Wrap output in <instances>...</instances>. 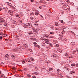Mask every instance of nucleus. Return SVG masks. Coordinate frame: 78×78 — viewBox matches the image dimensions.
<instances>
[{
  "label": "nucleus",
  "instance_id": "a18cd8bd",
  "mask_svg": "<svg viewBox=\"0 0 78 78\" xmlns=\"http://www.w3.org/2000/svg\"><path fill=\"white\" fill-rule=\"evenodd\" d=\"M58 51H59L60 53L61 52H62V51H61L60 50H58Z\"/></svg>",
  "mask_w": 78,
  "mask_h": 78
},
{
  "label": "nucleus",
  "instance_id": "58836bf2",
  "mask_svg": "<svg viewBox=\"0 0 78 78\" xmlns=\"http://www.w3.org/2000/svg\"><path fill=\"white\" fill-rule=\"evenodd\" d=\"M26 26H27V25L24 26L23 27H24V28H26V27H27Z\"/></svg>",
  "mask_w": 78,
  "mask_h": 78
},
{
  "label": "nucleus",
  "instance_id": "a19ab883",
  "mask_svg": "<svg viewBox=\"0 0 78 78\" xmlns=\"http://www.w3.org/2000/svg\"><path fill=\"white\" fill-rule=\"evenodd\" d=\"M30 2H33L34 0H30Z\"/></svg>",
  "mask_w": 78,
  "mask_h": 78
},
{
  "label": "nucleus",
  "instance_id": "bb28decb",
  "mask_svg": "<svg viewBox=\"0 0 78 78\" xmlns=\"http://www.w3.org/2000/svg\"><path fill=\"white\" fill-rule=\"evenodd\" d=\"M55 23V25L56 26H58V23L57 22H56Z\"/></svg>",
  "mask_w": 78,
  "mask_h": 78
},
{
  "label": "nucleus",
  "instance_id": "f704fd0d",
  "mask_svg": "<svg viewBox=\"0 0 78 78\" xmlns=\"http://www.w3.org/2000/svg\"><path fill=\"white\" fill-rule=\"evenodd\" d=\"M2 39H3V37H2V36L0 37V39L2 40Z\"/></svg>",
  "mask_w": 78,
  "mask_h": 78
},
{
  "label": "nucleus",
  "instance_id": "9b49d317",
  "mask_svg": "<svg viewBox=\"0 0 78 78\" xmlns=\"http://www.w3.org/2000/svg\"><path fill=\"white\" fill-rule=\"evenodd\" d=\"M13 51H16L17 50V49H16L15 48H13Z\"/></svg>",
  "mask_w": 78,
  "mask_h": 78
},
{
  "label": "nucleus",
  "instance_id": "f3484780",
  "mask_svg": "<svg viewBox=\"0 0 78 78\" xmlns=\"http://www.w3.org/2000/svg\"><path fill=\"white\" fill-rule=\"evenodd\" d=\"M30 15H34V13L32 12V13H30Z\"/></svg>",
  "mask_w": 78,
  "mask_h": 78
},
{
  "label": "nucleus",
  "instance_id": "8fccbe9b",
  "mask_svg": "<svg viewBox=\"0 0 78 78\" xmlns=\"http://www.w3.org/2000/svg\"><path fill=\"white\" fill-rule=\"evenodd\" d=\"M19 36H22V34H19Z\"/></svg>",
  "mask_w": 78,
  "mask_h": 78
},
{
  "label": "nucleus",
  "instance_id": "423d86ee",
  "mask_svg": "<svg viewBox=\"0 0 78 78\" xmlns=\"http://www.w3.org/2000/svg\"><path fill=\"white\" fill-rule=\"evenodd\" d=\"M58 78H62V75L61 74L58 75Z\"/></svg>",
  "mask_w": 78,
  "mask_h": 78
},
{
  "label": "nucleus",
  "instance_id": "72a5a7b5",
  "mask_svg": "<svg viewBox=\"0 0 78 78\" xmlns=\"http://www.w3.org/2000/svg\"><path fill=\"white\" fill-rule=\"evenodd\" d=\"M22 62L23 64H24V63H25V61H22Z\"/></svg>",
  "mask_w": 78,
  "mask_h": 78
},
{
  "label": "nucleus",
  "instance_id": "aec40b11",
  "mask_svg": "<svg viewBox=\"0 0 78 78\" xmlns=\"http://www.w3.org/2000/svg\"><path fill=\"white\" fill-rule=\"evenodd\" d=\"M12 69L13 70H14V71H15L16 70V68L15 67H13L12 68Z\"/></svg>",
  "mask_w": 78,
  "mask_h": 78
},
{
  "label": "nucleus",
  "instance_id": "bf43d9fd",
  "mask_svg": "<svg viewBox=\"0 0 78 78\" xmlns=\"http://www.w3.org/2000/svg\"><path fill=\"white\" fill-rule=\"evenodd\" d=\"M75 52H76V51H73L74 53H75Z\"/></svg>",
  "mask_w": 78,
  "mask_h": 78
},
{
  "label": "nucleus",
  "instance_id": "49530a36",
  "mask_svg": "<svg viewBox=\"0 0 78 78\" xmlns=\"http://www.w3.org/2000/svg\"><path fill=\"white\" fill-rule=\"evenodd\" d=\"M76 67H78V64H76Z\"/></svg>",
  "mask_w": 78,
  "mask_h": 78
},
{
  "label": "nucleus",
  "instance_id": "052dcab7",
  "mask_svg": "<svg viewBox=\"0 0 78 78\" xmlns=\"http://www.w3.org/2000/svg\"><path fill=\"white\" fill-rule=\"evenodd\" d=\"M25 46H27V45L26 44H25Z\"/></svg>",
  "mask_w": 78,
  "mask_h": 78
},
{
  "label": "nucleus",
  "instance_id": "412c9836",
  "mask_svg": "<svg viewBox=\"0 0 78 78\" xmlns=\"http://www.w3.org/2000/svg\"><path fill=\"white\" fill-rule=\"evenodd\" d=\"M68 56V55L67 54V53H66L65 54V56Z\"/></svg>",
  "mask_w": 78,
  "mask_h": 78
},
{
  "label": "nucleus",
  "instance_id": "f8f14e48",
  "mask_svg": "<svg viewBox=\"0 0 78 78\" xmlns=\"http://www.w3.org/2000/svg\"><path fill=\"white\" fill-rule=\"evenodd\" d=\"M12 23H13V24H14L15 23H16V22L14 20L12 21Z\"/></svg>",
  "mask_w": 78,
  "mask_h": 78
},
{
  "label": "nucleus",
  "instance_id": "09e8293b",
  "mask_svg": "<svg viewBox=\"0 0 78 78\" xmlns=\"http://www.w3.org/2000/svg\"><path fill=\"white\" fill-rule=\"evenodd\" d=\"M5 41H8V39H5Z\"/></svg>",
  "mask_w": 78,
  "mask_h": 78
},
{
  "label": "nucleus",
  "instance_id": "e433bc0d",
  "mask_svg": "<svg viewBox=\"0 0 78 78\" xmlns=\"http://www.w3.org/2000/svg\"><path fill=\"white\" fill-rule=\"evenodd\" d=\"M49 70H53V69H52L51 68H49Z\"/></svg>",
  "mask_w": 78,
  "mask_h": 78
},
{
  "label": "nucleus",
  "instance_id": "f257e3e1",
  "mask_svg": "<svg viewBox=\"0 0 78 78\" xmlns=\"http://www.w3.org/2000/svg\"><path fill=\"white\" fill-rule=\"evenodd\" d=\"M0 20V21H1V25H2V22H5V20L3 18L1 19Z\"/></svg>",
  "mask_w": 78,
  "mask_h": 78
},
{
  "label": "nucleus",
  "instance_id": "ddd939ff",
  "mask_svg": "<svg viewBox=\"0 0 78 78\" xmlns=\"http://www.w3.org/2000/svg\"><path fill=\"white\" fill-rule=\"evenodd\" d=\"M69 32H70L72 34H74V35H75V34L72 31H69Z\"/></svg>",
  "mask_w": 78,
  "mask_h": 78
},
{
  "label": "nucleus",
  "instance_id": "4c0bfd02",
  "mask_svg": "<svg viewBox=\"0 0 78 78\" xmlns=\"http://www.w3.org/2000/svg\"><path fill=\"white\" fill-rule=\"evenodd\" d=\"M4 24L5 26H7V24H5V23H4Z\"/></svg>",
  "mask_w": 78,
  "mask_h": 78
},
{
  "label": "nucleus",
  "instance_id": "1a4fd4ad",
  "mask_svg": "<svg viewBox=\"0 0 78 78\" xmlns=\"http://www.w3.org/2000/svg\"><path fill=\"white\" fill-rule=\"evenodd\" d=\"M18 22L19 23H22V20H19L18 21Z\"/></svg>",
  "mask_w": 78,
  "mask_h": 78
},
{
  "label": "nucleus",
  "instance_id": "13d9d810",
  "mask_svg": "<svg viewBox=\"0 0 78 78\" xmlns=\"http://www.w3.org/2000/svg\"><path fill=\"white\" fill-rule=\"evenodd\" d=\"M76 51H77V52H78V50H76Z\"/></svg>",
  "mask_w": 78,
  "mask_h": 78
},
{
  "label": "nucleus",
  "instance_id": "c85d7f7f",
  "mask_svg": "<svg viewBox=\"0 0 78 78\" xmlns=\"http://www.w3.org/2000/svg\"><path fill=\"white\" fill-rule=\"evenodd\" d=\"M34 17L35 19H37V18H38V17H37H37H36L35 16H34Z\"/></svg>",
  "mask_w": 78,
  "mask_h": 78
},
{
  "label": "nucleus",
  "instance_id": "dca6fc26",
  "mask_svg": "<svg viewBox=\"0 0 78 78\" xmlns=\"http://www.w3.org/2000/svg\"><path fill=\"white\" fill-rule=\"evenodd\" d=\"M75 65L74 64H73L71 65V66H72L73 67H75Z\"/></svg>",
  "mask_w": 78,
  "mask_h": 78
},
{
  "label": "nucleus",
  "instance_id": "6ab92c4d",
  "mask_svg": "<svg viewBox=\"0 0 78 78\" xmlns=\"http://www.w3.org/2000/svg\"><path fill=\"white\" fill-rule=\"evenodd\" d=\"M16 17H19V15L18 14H16Z\"/></svg>",
  "mask_w": 78,
  "mask_h": 78
},
{
  "label": "nucleus",
  "instance_id": "f03ea898",
  "mask_svg": "<svg viewBox=\"0 0 78 78\" xmlns=\"http://www.w3.org/2000/svg\"><path fill=\"white\" fill-rule=\"evenodd\" d=\"M44 41V42H46V43H47V44H48V43H49V40L48 39H45Z\"/></svg>",
  "mask_w": 78,
  "mask_h": 78
},
{
  "label": "nucleus",
  "instance_id": "39448f33",
  "mask_svg": "<svg viewBox=\"0 0 78 78\" xmlns=\"http://www.w3.org/2000/svg\"><path fill=\"white\" fill-rule=\"evenodd\" d=\"M26 62H31L29 58H27L26 59Z\"/></svg>",
  "mask_w": 78,
  "mask_h": 78
},
{
  "label": "nucleus",
  "instance_id": "4be33fe9",
  "mask_svg": "<svg viewBox=\"0 0 78 78\" xmlns=\"http://www.w3.org/2000/svg\"><path fill=\"white\" fill-rule=\"evenodd\" d=\"M0 35H2V36H3V35H4L5 36V35L4 34H3V33H0Z\"/></svg>",
  "mask_w": 78,
  "mask_h": 78
},
{
  "label": "nucleus",
  "instance_id": "37998d69",
  "mask_svg": "<svg viewBox=\"0 0 78 78\" xmlns=\"http://www.w3.org/2000/svg\"><path fill=\"white\" fill-rule=\"evenodd\" d=\"M41 17H42L43 19H44V17H43V16L42 15H41Z\"/></svg>",
  "mask_w": 78,
  "mask_h": 78
},
{
  "label": "nucleus",
  "instance_id": "393cba45",
  "mask_svg": "<svg viewBox=\"0 0 78 78\" xmlns=\"http://www.w3.org/2000/svg\"><path fill=\"white\" fill-rule=\"evenodd\" d=\"M60 21L61 23H63V20H60Z\"/></svg>",
  "mask_w": 78,
  "mask_h": 78
},
{
  "label": "nucleus",
  "instance_id": "338daca9",
  "mask_svg": "<svg viewBox=\"0 0 78 78\" xmlns=\"http://www.w3.org/2000/svg\"><path fill=\"white\" fill-rule=\"evenodd\" d=\"M49 0H47V1H48Z\"/></svg>",
  "mask_w": 78,
  "mask_h": 78
},
{
  "label": "nucleus",
  "instance_id": "20e7f679",
  "mask_svg": "<svg viewBox=\"0 0 78 78\" xmlns=\"http://www.w3.org/2000/svg\"><path fill=\"white\" fill-rule=\"evenodd\" d=\"M75 73V72L74 71H72L70 72V74H72L73 73Z\"/></svg>",
  "mask_w": 78,
  "mask_h": 78
},
{
  "label": "nucleus",
  "instance_id": "cd10ccee",
  "mask_svg": "<svg viewBox=\"0 0 78 78\" xmlns=\"http://www.w3.org/2000/svg\"><path fill=\"white\" fill-rule=\"evenodd\" d=\"M59 44H56V45H55V46L56 47H59Z\"/></svg>",
  "mask_w": 78,
  "mask_h": 78
},
{
  "label": "nucleus",
  "instance_id": "c756f323",
  "mask_svg": "<svg viewBox=\"0 0 78 78\" xmlns=\"http://www.w3.org/2000/svg\"><path fill=\"white\" fill-rule=\"evenodd\" d=\"M41 3H45V2H44V1H41Z\"/></svg>",
  "mask_w": 78,
  "mask_h": 78
},
{
  "label": "nucleus",
  "instance_id": "2eb2a0df",
  "mask_svg": "<svg viewBox=\"0 0 78 78\" xmlns=\"http://www.w3.org/2000/svg\"><path fill=\"white\" fill-rule=\"evenodd\" d=\"M33 44H34V45H36L37 44V43H36V42L34 41L33 42Z\"/></svg>",
  "mask_w": 78,
  "mask_h": 78
},
{
  "label": "nucleus",
  "instance_id": "603ef678",
  "mask_svg": "<svg viewBox=\"0 0 78 78\" xmlns=\"http://www.w3.org/2000/svg\"><path fill=\"white\" fill-rule=\"evenodd\" d=\"M36 69H37V70H38V68L37 67L36 68Z\"/></svg>",
  "mask_w": 78,
  "mask_h": 78
},
{
  "label": "nucleus",
  "instance_id": "ea45409f",
  "mask_svg": "<svg viewBox=\"0 0 78 78\" xmlns=\"http://www.w3.org/2000/svg\"><path fill=\"white\" fill-rule=\"evenodd\" d=\"M7 56H8V54H7V55H5V57H7Z\"/></svg>",
  "mask_w": 78,
  "mask_h": 78
},
{
  "label": "nucleus",
  "instance_id": "2f4dec72",
  "mask_svg": "<svg viewBox=\"0 0 78 78\" xmlns=\"http://www.w3.org/2000/svg\"><path fill=\"white\" fill-rule=\"evenodd\" d=\"M50 34H54V33L51 32H50Z\"/></svg>",
  "mask_w": 78,
  "mask_h": 78
},
{
  "label": "nucleus",
  "instance_id": "e2e57ef3",
  "mask_svg": "<svg viewBox=\"0 0 78 78\" xmlns=\"http://www.w3.org/2000/svg\"><path fill=\"white\" fill-rule=\"evenodd\" d=\"M30 51H32L31 50H30Z\"/></svg>",
  "mask_w": 78,
  "mask_h": 78
},
{
  "label": "nucleus",
  "instance_id": "7c9ffc66",
  "mask_svg": "<svg viewBox=\"0 0 78 78\" xmlns=\"http://www.w3.org/2000/svg\"><path fill=\"white\" fill-rule=\"evenodd\" d=\"M30 19H31V20H33V17H30Z\"/></svg>",
  "mask_w": 78,
  "mask_h": 78
},
{
  "label": "nucleus",
  "instance_id": "a211bd4d",
  "mask_svg": "<svg viewBox=\"0 0 78 78\" xmlns=\"http://www.w3.org/2000/svg\"><path fill=\"white\" fill-rule=\"evenodd\" d=\"M27 76H28V77H31V76L30 75V74H28L27 75Z\"/></svg>",
  "mask_w": 78,
  "mask_h": 78
},
{
  "label": "nucleus",
  "instance_id": "69168bd1",
  "mask_svg": "<svg viewBox=\"0 0 78 78\" xmlns=\"http://www.w3.org/2000/svg\"><path fill=\"white\" fill-rule=\"evenodd\" d=\"M9 1H11V0H9Z\"/></svg>",
  "mask_w": 78,
  "mask_h": 78
},
{
  "label": "nucleus",
  "instance_id": "5fc2aeb1",
  "mask_svg": "<svg viewBox=\"0 0 78 78\" xmlns=\"http://www.w3.org/2000/svg\"><path fill=\"white\" fill-rule=\"evenodd\" d=\"M39 8L40 9H42V7H39Z\"/></svg>",
  "mask_w": 78,
  "mask_h": 78
},
{
  "label": "nucleus",
  "instance_id": "473e14b6",
  "mask_svg": "<svg viewBox=\"0 0 78 78\" xmlns=\"http://www.w3.org/2000/svg\"><path fill=\"white\" fill-rule=\"evenodd\" d=\"M34 74L35 75H38V73H34Z\"/></svg>",
  "mask_w": 78,
  "mask_h": 78
},
{
  "label": "nucleus",
  "instance_id": "4d7b16f0",
  "mask_svg": "<svg viewBox=\"0 0 78 78\" xmlns=\"http://www.w3.org/2000/svg\"><path fill=\"white\" fill-rule=\"evenodd\" d=\"M44 37H47V36L45 35H44Z\"/></svg>",
  "mask_w": 78,
  "mask_h": 78
},
{
  "label": "nucleus",
  "instance_id": "7ed1b4c3",
  "mask_svg": "<svg viewBox=\"0 0 78 78\" xmlns=\"http://www.w3.org/2000/svg\"><path fill=\"white\" fill-rule=\"evenodd\" d=\"M26 27H31V23H29L27 24V26H26Z\"/></svg>",
  "mask_w": 78,
  "mask_h": 78
},
{
  "label": "nucleus",
  "instance_id": "4468645a",
  "mask_svg": "<svg viewBox=\"0 0 78 78\" xmlns=\"http://www.w3.org/2000/svg\"><path fill=\"white\" fill-rule=\"evenodd\" d=\"M39 14V13L38 12H35V15H38V14Z\"/></svg>",
  "mask_w": 78,
  "mask_h": 78
},
{
  "label": "nucleus",
  "instance_id": "b1692460",
  "mask_svg": "<svg viewBox=\"0 0 78 78\" xmlns=\"http://www.w3.org/2000/svg\"><path fill=\"white\" fill-rule=\"evenodd\" d=\"M65 32V31H64V30H63L62 31V34H64Z\"/></svg>",
  "mask_w": 78,
  "mask_h": 78
},
{
  "label": "nucleus",
  "instance_id": "680f3d73",
  "mask_svg": "<svg viewBox=\"0 0 78 78\" xmlns=\"http://www.w3.org/2000/svg\"><path fill=\"white\" fill-rule=\"evenodd\" d=\"M77 70H78V68H77Z\"/></svg>",
  "mask_w": 78,
  "mask_h": 78
},
{
  "label": "nucleus",
  "instance_id": "c03bdc74",
  "mask_svg": "<svg viewBox=\"0 0 78 78\" xmlns=\"http://www.w3.org/2000/svg\"><path fill=\"white\" fill-rule=\"evenodd\" d=\"M2 8H0V11H2Z\"/></svg>",
  "mask_w": 78,
  "mask_h": 78
},
{
  "label": "nucleus",
  "instance_id": "a878e982",
  "mask_svg": "<svg viewBox=\"0 0 78 78\" xmlns=\"http://www.w3.org/2000/svg\"><path fill=\"white\" fill-rule=\"evenodd\" d=\"M33 34V32H30L29 33V34Z\"/></svg>",
  "mask_w": 78,
  "mask_h": 78
},
{
  "label": "nucleus",
  "instance_id": "6e6d98bb",
  "mask_svg": "<svg viewBox=\"0 0 78 78\" xmlns=\"http://www.w3.org/2000/svg\"><path fill=\"white\" fill-rule=\"evenodd\" d=\"M77 11H78V8H76Z\"/></svg>",
  "mask_w": 78,
  "mask_h": 78
},
{
  "label": "nucleus",
  "instance_id": "c9c22d12",
  "mask_svg": "<svg viewBox=\"0 0 78 78\" xmlns=\"http://www.w3.org/2000/svg\"><path fill=\"white\" fill-rule=\"evenodd\" d=\"M57 71L58 72H59V71H60V70H59V69H57Z\"/></svg>",
  "mask_w": 78,
  "mask_h": 78
},
{
  "label": "nucleus",
  "instance_id": "6e6552de",
  "mask_svg": "<svg viewBox=\"0 0 78 78\" xmlns=\"http://www.w3.org/2000/svg\"><path fill=\"white\" fill-rule=\"evenodd\" d=\"M8 12H9V13H10V15H12V14H13V13H12V11H9Z\"/></svg>",
  "mask_w": 78,
  "mask_h": 78
},
{
  "label": "nucleus",
  "instance_id": "de8ad7c7",
  "mask_svg": "<svg viewBox=\"0 0 78 78\" xmlns=\"http://www.w3.org/2000/svg\"><path fill=\"white\" fill-rule=\"evenodd\" d=\"M24 70H27V68H25L24 69Z\"/></svg>",
  "mask_w": 78,
  "mask_h": 78
},
{
  "label": "nucleus",
  "instance_id": "864d4df0",
  "mask_svg": "<svg viewBox=\"0 0 78 78\" xmlns=\"http://www.w3.org/2000/svg\"><path fill=\"white\" fill-rule=\"evenodd\" d=\"M54 58H57V57H58L57 56H54Z\"/></svg>",
  "mask_w": 78,
  "mask_h": 78
},
{
  "label": "nucleus",
  "instance_id": "0eeeda50",
  "mask_svg": "<svg viewBox=\"0 0 78 78\" xmlns=\"http://www.w3.org/2000/svg\"><path fill=\"white\" fill-rule=\"evenodd\" d=\"M34 47H38L39 48H40V46L38 45H35Z\"/></svg>",
  "mask_w": 78,
  "mask_h": 78
},
{
  "label": "nucleus",
  "instance_id": "5701e85b",
  "mask_svg": "<svg viewBox=\"0 0 78 78\" xmlns=\"http://www.w3.org/2000/svg\"><path fill=\"white\" fill-rule=\"evenodd\" d=\"M12 59H14V55H12Z\"/></svg>",
  "mask_w": 78,
  "mask_h": 78
},
{
  "label": "nucleus",
  "instance_id": "0e129e2a",
  "mask_svg": "<svg viewBox=\"0 0 78 78\" xmlns=\"http://www.w3.org/2000/svg\"><path fill=\"white\" fill-rule=\"evenodd\" d=\"M71 44H72V42H71Z\"/></svg>",
  "mask_w": 78,
  "mask_h": 78
},
{
  "label": "nucleus",
  "instance_id": "79ce46f5",
  "mask_svg": "<svg viewBox=\"0 0 78 78\" xmlns=\"http://www.w3.org/2000/svg\"><path fill=\"white\" fill-rule=\"evenodd\" d=\"M32 78H36V76H32Z\"/></svg>",
  "mask_w": 78,
  "mask_h": 78
},
{
  "label": "nucleus",
  "instance_id": "774afa93",
  "mask_svg": "<svg viewBox=\"0 0 78 78\" xmlns=\"http://www.w3.org/2000/svg\"><path fill=\"white\" fill-rule=\"evenodd\" d=\"M1 22V21H0V22Z\"/></svg>",
  "mask_w": 78,
  "mask_h": 78
},
{
  "label": "nucleus",
  "instance_id": "9d476101",
  "mask_svg": "<svg viewBox=\"0 0 78 78\" xmlns=\"http://www.w3.org/2000/svg\"><path fill=\"white\" fill-rule=\"evenodd\" d=\"M30 60H31V61H34V58H33L32 57L30 58Z\"/></svg>",
  "mask_w": 78,
  "mask_h": 78
},
{
  "label": "nucleus",
  "instance_id": "3c124183",
  "mask_svg": "<svg viewBox=\"0 0 78 78\" xmlns=\"http://www.w3.org/2000/svg\"><path fill=\"white\" fill-rule=\"evenodd\" d=\"M42 45H43V46H44V45H45V44H43V43H42Z\"/></svg>",
  "mask_w": 78,
  "mask_h": 78
}]
</instances>
